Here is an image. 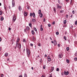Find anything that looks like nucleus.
<instances>
[{"mask_svg":"<svg viewBox=\"0 0 77 77\" xmlns=\"http://www.w3.org/2000/svg\"><path fill=\"white\" fill-rule=\"evenodd\" d=\"M26 53L28 54V57H30V50H29V49L26 48Z\"/></svg>","mask_w":77,"mask_h":77,"instance_id":"1","label":"nucleus"},{"mask_svg":"<svg viewBox=\"0 0 77 77\" xmlns=\"http://www.w3.org/2000/svg\"><path fill=\"white\" fill-rule=\"evenodd\" d=\"M63 54H62L61 53L59 54L58 56V57H59V58H62V57H63Z\"/></svg>","mask_w":77,"mask_h":77,"instance_id":"2","label":"nucleus"},{"mask_svg":"<svg viewBox=\"0 0 77 77\" xmlns=\"http://www.w3.org/2000/svg\"><path fill=\"white\" fill-rule=\"evenodd\" d=\"M15 20H16V17L14 15L13 17V21L15 22Z\"/></svg>","mask_w":77,"mask_h":77,"instance_id":"3","label":"nucleus"},{"mask_svg":"<svg viewBox=\"0 0 77 77\" xmlns=\"http://www.w3.org/2000/svg\"><path fill=\"white\" fill-rule=\"evenodd\" d=\"M64 73L65 75H68L69 74V72L68 71L66 72V71H64Z\"/></svg>","mask_w":77,"mask_h":77,"instance_id":"4","label":"nucleus"},{"mask_svg":"<svg viewBox=\"0 0 77 77\" xmlns=\"http://www.w3.org/2000/svg\"><path fill=\"white\" fill-rule=\"evenodd\" d=\"M47 59L48 61H49V62H50V61L51 60V58H50V56H48Z\"/></svg>","mask_w":77,"mask_h":77,"instance_id":"5","label":"nucleus"},{"mask_svg":"<svg viewBox=\"0 0 77 77\" xmlns=\"http://www.w3.org/2000/svg\"><path fill=\"white\" fill-rule=\"evenodd\" d=\"M15 2L13 0L12 1V7H14V5H15Z\"/></svg>","mask_w":77,"mask_h":77,"instance_id":"6","label":"nucleus"},{"mask_svg":"<svg viewBox=\"0 0 77 77\" xmlns=\"http://www.w3.org/2000/svg\"><path fill=\"white\" fill-rule=\"evenodd\" d=\"M24 15L25 17H26L27 15V12H24Z\"/></svg>","mask_w":77,"mask_h":77,"instance_id":"7","label":"nucleus"},{"mask_svg":"<svg viewBox=\"0 0 77 77\" xmlns=\"http://www.w3.org/2000/svg\"><path fill=\"white\" fill-rule=\"evenodd\" d=\"M54 45H57V42L55 40H54Z\"/></svg>","mask_w":77,"mask_h":77,"instance_id":"8","label":"nucleus"},{"mask_svg":"<svg viewBox=\"0 0 77 77\" xmlns=\"http://www.w3.org/2000/svg\"><path fill=\"white\" fill-rule=\"evenodd\" d=\"M18 9L20 11H21V6H19Z\"/></svg>","mask_w":77,"mask_h":77,"instance_id":"9","label":"nucleus"},{"mask_svg":"<svg viewBox=\"0 0 77 77\" xmlns=\"http://www.w3.org/2000/svg\"><path fill=\"white\" fill-rule=\"evenodd\" d=\"M32 22H33L34 23H35V22H36V20H35V19H32Z\"/></svg>","mask_w":77,"mask_h":77,"instance_id":"10","label":"nucleus"},{"mask_svg":"<svg viewBox=\"0 0 77 77\" xmlns=\"http://www.w3.org/2000/svg\"><path fill=\"white\" fill-rule=\"evenodd\" d=\"M5 57H7L8 56V53H5Z\"/></svg>","mask_w":77,"mask_h":77,"instance_id":"11","label":"nucleus"},{"mask_svg":"<svg viewBox=\"0 0 77 77\" xmlns=\"http://www.w3.org/2000/svg\"><path fill=\"white\" fill-rule=\"evenodd\" d=\"M26 29L27 30H29V29H30V28H29V26H26Z\"/></svg>","mask_w":77,"mask_h":77,"instance_id":"12","label":"nucleus"},{"mask_svg":"<svg viewBox=\"0 0 77 77\" xmlns=\"http://www.w3.org/2000/svg\"><path fill=\"white\" fill-rule=\"evenodd\" d=\"M54 67H52L51 68V71H53V70H54Z\"/></svg>","mask_w":77,"mask_h":77,"instance_id":"13","label":"nucleus"},{"mask_svg":"<svg viewBox=\"0 0 77 77\" xmlns=\"http://www.w3.org/2000/svg\"><path fill=\"white\" fill-rule=\"evenodd\" d=\"M32 16L33 17H35V13H32Z\"/></svg>","mask_w":77,"mask_h":77,"instance_id":"14","label":"nucleus"},{"mask_svg":"<svg viewBox=\"0 0 77 77\" xmlns=\"http://www.w3.org/2000/svg\"><path fill=\"white\" fill-rule=\"evenodd\" d=\"M32 39L33 41H35V40H36V39L35 38L33 37H32Z\"/></svg>","mask_w":77,"mask_h":77,"instance_id":"15","label":"nucleus"},{"mask_svg":"<svg viewBox=\"0 0 77 77\" xmlns=\"http://www.w3.org/2000/svg\"><path fill=\"white\" fill-rule=\"evenodd\" d=\"M16 47H18V43L17 42H16Z\"/></svg>","mask_w":77,"mask_h":77,"instance_id":"16","label":"nucleus"},{"mask_svg":"<svg viewBox=\"0 0 77 77\" xmlns=\"http://www.w3.org/2000/svg\"><path fill=\"white\" fill-rule=\"evenodd\" d=\"M21 44H19V48H21Z\"/></svg>","mask_w":77,"mask_h":77,"instance_id":"17","label":"nucleus"},{"mask_svg":"<svg viewBox=\"0 0 77 77\" xmlns=\"http://www.w3.org/2000/svg\"><path fill=\"white\" fill-rule=\"evenodd\" d=\"M39 15L40 17H41V18L42 17V14L41 13L40 14H39Z\"/></svg>","mask_w":77,"mask_h":77,"instance_id":"18","label":"nucleus"},{"mask_svg":"<svg viewBox=\"0 0 77 77\" xmlns=\"http://www.w3.org/2000/svg\"><path fill=\"white\" fill-rule=\"evenodd\" d=\"M63 23H64V24H66V20H65L64 21Z\"/></svg>","mask_w":77,"mask_h":77,"instance_id":"19","label":"nucleus"},{"mask_svg":"<svg viewBox=\"0 0 77 77\" xmlns=\"http://www.w3.org/2000/svg\"><path fill=\"white\" fill-rule=\"evenodd\" d=\"M4 20V18L3 17H1V21H3Z\"/></svg>","mask_w":77,"mask_h":77,"instance_id":"20","label":"nucleus"},{"mask_svg":"<svg viewBox=\"0 0 77 77\" xmlns=\"http://www.w3.org/2000/svg\"><path fill=\"white\" fill-rule=\"evenodd\" d=\"M41 12V10H38V14H40Z\"/></svg>","mask_w":77,"mask_h":77,"instance_id":"21","label":"nucleus"},{"mask_svg":"<svg viewBox=\"0 0 77 77\" xmlns=\"http://www.w3.org/2000/svg\"><path fill=\"white\" fill-rule=\"evenodd\" d=\"M19 41H20V38H18L16 42H19Z\"/></svg>","mask_w":77,"mask_h":77,"instance_id":"22","label":"nucleus"},{"mask_svg":"<svg viewBox=\"0 0 77 77\" xmlns=\"http://www.w3.org/2000/svg\"><path fill=\"white\" fill-rule=\"evenodd\" d=\"M4 8L5 11H6V10H7V8H6V6H4Z\"/></svg>","mask_w":77,"mask_h":77,"instance_id":"23","label":"nucleus"},{"mask_svg":"<svg viewBox=\"0 0 77 77\" xmlns=\"http://www.w3.org/2000/svg\"><path fill=\"white\" fill-rule=\"evenodd\" d=\"M24 77H27V74H26V73H24Z\"/></svg>","mask_w":77,"mask_h":77,"instance_id":"24","label":"nucleus"},{"mask_svg":"<svg viewBox=\"0 0 77 77\" xmlns=\"http://www.w3.org/2000/svg\"><path fill=\"white\" fill-rule=\"evenodd\" d=\"M2 11H0V15H2Z\"/></svg>","mask_w":77,"mask_h":77,"instance_id":"25","label":"nucleus"},{"mask_svg":"<svg viewBox=\"0 0 77 77\" xmlns=\"http://www.w3.org/2000/svg\"><path fill=\"white\" fill-rule=\"evenodd\" d=\"M29 26L30 27H32V23H29Z\"/></svg>","mask_w":77,"mask_h":77,"instance_id":"26","label":"nucleus"},{"mask_svg":"<svg viewBox=\"0 0 77 77\" xmlns=\"http://www.w3.org/2000/svg\"><path fill=\"white\" fill-rule=\"evenodd\" d=\"M64 38L65 39V41H66V36H64Z\"/></svg>","mask_w":77,"mask_h":77,"instance_id":"27","label":"nucleus"},{"mask_svg":"<svg viewBox=\"0 0 77 77\" xmlns=\"http://www.w3.org/2000/svg\"><path fill=\"white\" fill-rule=\"evenodd\" d=\"M72 0H71L70 1V5H72Z\"/></svg>","mask_w":77,"mask_h":77,"instance_id":"28","label":"nucleus"},{"mask_svg":"<svg viewBox=\"0 0 77 77\" xmlns=\"http://www.w3.org/2000/svg\"><path fill=\"white\" fill-rule=\"evenodd\" d=\"M66 61L67 63H69V60L68 59L66 60Z\"/></svg>","mask_w":77,"mask_h":77,"instance_id":"29","label":"nucleus"},{"mask_svg":"<svg viewBox=\"0 0 77 77\" xmlns=\"http://www.w3.org/2000/svg\"><path fill=\"white\" fill-rule=\"evenodd\" d=\"M32 35H34V31L32 30Z\"/></svg>","mask_w":77,"mask_h":77,"instance_id":"30","label":"nucleus"},{"mask_svg":"<svg viewBox=\"0 0 77 77\" xmlns=\"http://www.w3.org/2000/svg\"><path fill=\"white\" fill-rule=\"evenodd\" d=\"M75 25H77V21H75Z\"/></svg>","mask_w":77,"mask_h":77,"instance_id":"31","label":"nucleus"},{"mask_svg":"<svg viewBox=\"0 0 77 77\" xmlns=\"http://www.w3.org/2000/svg\"><path fill=\"white\" fill-rule=\"evenodd\" d=\"M23 42H26V39H23Z\"/></svg>","mask_w":77,"mask_h":77,"instance_id":"32","label":"nucleus"},{"mask_svg":"<svg viewBox=\"0 0 77 77\" xmlns=\"http://www.w3.org/2000/svg\"><path fill=\"white\" fill-rule=\"evenodd\" d=\"M69 48H68V47L66 49L67 51H69Z\"/></svg>","mask_w":77,"mask_h":77,"instance_id":"33","label":"nucleus"},{"mask_svg":"<svg viewBox=\"0 0 77 77\" xmlns=\"http://www.w3.org/2000/svg\"><path fill=\"white\" fill-rule=\"evenodd\" d=\"M40 30H41V31H42V30H43V28L42 27H40Z\"/></svg>","mask_w":77,"mask_h":77,"instance_id":"34","label":"nucleus"},{"mask_svg":"<svg viewBox=\"0 0 77 77\" xmlns=\"http://www.w3.org/2000/svg\"><path fill=\"white\" fill-rule=\"evenodd\" d=\"M56 71H59V69L58 68H57Z\"/></svg>","mask_w":77,"mask_h":77,"instance_id":"35","label":"nucleus"},{"mask_svg":"<svg viewBox=\"0 0 77 77\" xmlns=\"http://www.w3.org/2000/svg\"><path fill=\"white\" fill-rule=\"evenodd\" d=\"M59 32H56V35H59Z\"/></svg>","mask_w":77,"mask_h":77,"instance_id":"36","label":"nucleus"},{"mask_svg":"<svg viewBox=\"0 0 77 77\" xmlns=\"http://www.w3.org/2000/svg\"><path fill=\"white\" fill-rule=\"evenodd\" d=\"M34 30H35V31L36 32V31H37V29H36V28H34Z\"/></svg>","mask_w":77,"mask_h":77,"instance_id":"37","label":"nucleus"},{"mask_svg":"<svg viewBox=\"0 0 77 77\" xmlns=\"http://www.w3.org/2000/svg\"><path fill=\"white\" fill-rule=\"evenodd\" d=\"M72 13L73 14H75V11H72Z\"/></svg>","mask_w":77,"mask_h":77,"instance_id":"38","label":"nucleus"},{"mask_svg":"<svg viewBox=\"0 0 77 77\" xmlns=\"http://www.w3.org/2000/svg\"><path fill=\"white\" fill-rule=\"evenodd\" d=\"M32 15H33V14H32V13H30V17H32Z\"/></svg>","mask_w":77,"mask_h":77,"instance_id":"39","label":"nucleus"},{"mask_svg":"<svg viewBox=\"0 0 77 77\" xmlns=\"http://www.w3.org/2000/svg\"><path fill=\"white\" fill-rule=\"evenodd\" d=\"M75 60V61H77V58L76 57H75L74 58Z\"/></svg>","mask_w":77,"mask_h":77,"instance_id":"40","label":"nucleus"},{"mask_svg":"<svg viewBox=\"0 0 77 77\" xmlns=\"http://www.w3.org/2000/svg\"><path fill=\"white\" fill-rule=\"evenodd\" d=\"M54 12H56V8L54 7Z\"/></svg>","mask_w":77,"mask_h":77,"instance_id":"41","label":"nucleus"},{"mask_svg":"<svg viewBox=\"0 0 77 77\" xmlns=\"http://www.w3.org/2000/svg\"><path fill=\"white\" fill-rule=\"evenodd\" d=\"M63 12V10H61L60 11V13H62Z\"/></svg>","mask_w":77,"mask_h":77,"instance_id":"42","label":"nucleus"},{"mask_svg":"<svg viewBox=\"0 0 77 77\" xmlns=\"http://www.w3.org/2000/svg\"><path fill=\"white\" fill-rule=\"evenodd\" d=\"M69 0H65L66 2H67V3H68V2H69Z\"/></svg>","mask_w":77,"mask_h":77,"instance_id":"43","label":"nucleus"},{"mask_svg":"<svg viewBox=\"0 0 77 77\" xmlns=\"http://www.w3.org/2000/svg\"><path fill=\"white\" fill-rule=\"evenodd\" d=\"M48 27H50L51 26V25L50 24H48Z\"/></svg>","mask_w":77,"mask_h":77,"instance_id":"44","label":"nucleus"},{"mask_svg":"<svg viewBox=\"0 0 77 77\" xmlns=\"http://www.w3.org/2000/svg\"><path fill=\"white\" fill-rule=\"evenodd\" d=\"M29 8H30V7H29V6H28V7L27 8V9H28L29 10Z\"/></svg>","mask_w":77,"mask_h":77,"instance_id":"45","label":"nucleus"},{"mask_svg":"<svg viewBox=\"0 0 77 77\" xmlns=\"http://www.w3.org/2000/svg\"><path fill=\"white\" fill-rule=\"evenodd\" d=\"M45 18H44L43 19V22H45Z\"/></svg>","mask_w":77,"mask_h":77,"instance_id":"46","label":"nucleus"},{"mask_svg":"<svg viewBox=\"0 0 77 77\" xmlns=\"http://www.w3.org/2000/svg\"><path fill=\"white\" fill-rule=\"evenodd\" d=\"M59 5L58 4L57 5V8H59Z\"/></svg>","mask_w":77,"mask_h":77,"instance_id":"47","label":"nucleus"},{"mask_svg":"<svg viewBox=\"0 0 77 77\" xmlns=\"http://www.w3.org/2000/svg\"><path fill=\"white\" fill-rule=\"evenodd\" d=\"M30 45H31V46H33V45L32 43H30Z\"/></svg>","mask_w":77,"mask_h":77,"instance_id":"48","label":"nucleus"},{"mask_svg":"<svg viewBox=\"0 0 77 77\" xmlns=\"http://www.w3.org/2000/svg\"><path fill=\"white\" fill-rule=\"evenodd\" d=\"M57 46L58 47H60V45L59 44H58Z\"/></svg>","mask_w":77,"mask_h":77,"instance_id":"49","label":"nucleus"},{"mask_svg":"<svg viewBox=\"0 0 77 77\" xmlns=\"http://www.w3.org/2000/svg\"><path fill=\"white\" fill-rule=\"evenodd\" d=\"M8 30H11V28H10V27H9L8 28Z\"/></svg>","mask_w":77,"mask_h":77,"instance_id":"50","label":"nucleus"},{"mask_svg":"<svg viewBox=\"0 0 77 77\" xmlns=\"http://www.w3.org/2000/svg\"><path fill=\"white\" fill-rule=\"evenodd\" d=\"M38 45L39 47H40L41 46V44H38Z\"/></svg>","mask_w":77,"mask_h":77,"instance_id":"51","label":"nucleus"},{"mask_svg":"<svg viewBox=\"0 0 77 77\" xmlns=\"http://www.w3.org/2000/svg\"><path fill=\"white\" fill-rule=\"evenodd\" d=\"M64 74V73H63V72H62L61 73V75H62L63 76V75Z\"/></svg>","mask_w":77,"mask_h":77,"instance_id":"52","label":"nucleus"},{"mask_svg":"<svg viewBox=\"0 0 77 77\" xmlns=\"http://www.w3.org/2000/svg\"><path fill=\"white\" fill-rule=\"evenodd\" d=\"M66 17L67 18H68V15H66Z\"/></svg>","mask_w":77,"mask_h":77,"instance_id":"53","label":"nucleus"},{"mask_svg":"<svg viewBox=\"0 0 77 77\" xmlns=\"http://www.w3.org/2000/svg\"><path fill=\"white\" fill-rule=\"evenodd\" d=\"M59 8H60V9H61L62 8V6H59Z\"/></svg>","mask_w":77,"mask_h":77,"instance_id":"54","label":"nucleus"},{"mask_svg":"<svg viewBox=\"0 0 77 77\" xmlns=\"http://www.w3.org/2000/svg\"><path fill=\"white\" fill-rule=\"evenodd\" d=\"M71 29H72L73 28V26H70Z\"/></svg>","mask_w":77,"mask_h":77,"instance_id":"55","label":"nucleus"},{"mask_svg":"<svg viewBox=\"0 0 77 77\" xmlns=\"http://www.w3.org/2000/svg\"><path fill=\"white\" fill-rule=\"evenodd\" d=\"M52 24H55V22L54 21L53 23Z\"/></svg>","mask_w":77,"mask_h":77,"instance_id":"56","label":"nucleus"},{"mask_svg":"<svg viewBox=\"0 0 77 77\" xmlns=\"http://www.w3.org/2000/svg\"><path fill=\"white\" fill-rule=\"evenodd\" d=\"M72 16H73V15H71V16H70V17H71V18H72Z\"/></svg>","mask_w":77,"mask_h":77,"instance_id":"57","label":"nucleus"},{"mask_svg":"<svg viewBox=\"0 0 77 77\" xmlns=\"http://www.w3.org/2000/svg\"><path fill=\"white\" fill-rule=\"evenodd\" d=\"M1 77H3V74H2L1 75Z\"/></svg>","mask_w":77,"mask_h":77,"instance_id":"58","label":"nucleus"},{"mask_svg":"<svg viewBox=\"0 0 77 77\" xmlns=\"http://www.w3.org/2000/svg\"><path fill=\"white\" fill-rule=\"evenodd\" d=\"M45 57H47V54H45Z\"/></svg>","mask_w":77,"mask_h":77,"instance_id":"59","label":"nucleus"},{"mask_svg":"<svg viewBox=\"0 0 77 77\" xmlns=\"http://www.w3.org/2000/svg\"><path fill=\"white\" fill-rule=\"evenodd\" d=\"M74 35L75 37H76V34H74Z\"/></svg>","mask_w":77,"mask_h":77,"instance_id":"60","label":"nucleus"},{"mask_svg":"<svg viewBox=\"0 0 77 77\" xmlns=\"http://www.w3.org/2000/svg\"><path fill=\"white\" fill-rule=\"evenodd\" d=\"M75 44H77V42H75Z\"/></svg>","mask_w":77,"mask_h":77,"instance_id":"61","label":"nucleus"},{"mask_svg":"<svg viewBox=\"0 0 77 77\" xmlns=\"http://www.w3.org/2000/svg\"><path fill=\"white\" fill-rule=\"evenodd\" d=\"M40 27H42V25H41V26H40Z\"/></svg>","mask_w":77,"mask_h":77,"instance_id":"62","label":"nucleus"},{"mask_svg":"<svg viewBox=\"0 0 77 77\" xmlns=\"http://www.w3.org/2000/svg\"><path fill=\"white\" fill-rule=\"evenodd\" d=\"M43 69H45V66H43Z\"/></svg>","mask_w":77,"mask_h":77,"instance_id":"63","label":"nucleus"},{"mask_svg":"<svg viewBox=\"0 0 77 77\" xmlns=\"http://www.w3.org/2000/svg\"><path fill=\"white\" fill-rule=\"evenodd\" d=\"M19 77H22V76H21V75H20Z\"/></svg>","mask_w":77,"mask_h":77,"instance_id":"64","label":"nucleus"}]
</instances>
